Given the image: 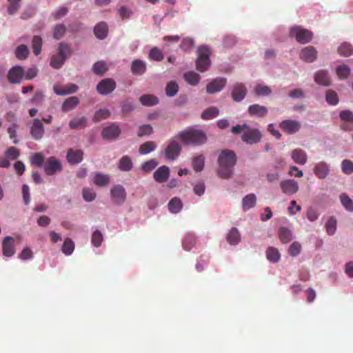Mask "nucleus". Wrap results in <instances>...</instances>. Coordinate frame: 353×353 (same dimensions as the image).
Wrapping results in <instances>:
<instances>
[{
    "mask_svg": "<svg viewBox=\"0 0 353 353\" xmlns=\"http://www.w3.org/2000/svg\"><path fill=\"white\" fill-rule=\"evenodd\" d=\"M236 157L233 151L227 150H222L218 158V176L225 179L232 177L234 166L236 164Z\"/></svg>",
    "mask_w": 353,
    "mask_h": 353,
    "instance_id": "f257e3e1",
    "label": "nucleus"
},
{
    "mask_svg": "<svg viewBox=\"0 0 353 353\" xmlns=\"http://www.w3.org/2000/svg\"><path fill=\"white\" fill-rule=\"evenodd\" d=\"M177 137L185 145H199L207 141V137L203 131L192 128L180 132Z\"/></svg>",
    "mask_w": 353,
    "mask_h": 353,
    "instance_id": "f03ea898",
    "label": "nucleus"
},
{
    "mask_svg": "<svg viewBox=\"0 0 353 353\" xmlns=\"http://www.w3.org/2000/svg\"><path fill=\"white\" fill-rule=\"evenodd\" d=\"M72 54L70 46L64 42L58 45L57 52L51 57L50 65L54 69L60 68Z\"/></svg>",
    "mask_w": 353,
    "mask_h": 353,
    "instance_id": "7ed1b4c3",
    "label": "nucleus"
},
{
    "mask_svg": "<svg viewBox=\"0 0 353 353\" xmlns=\"http://www.w3.org/2000/svg\"><path fill=\"white\" fill-rule=\"evenodd\" d=\"M210 50L207 46H201L198 49V57L196 61V70L201 72L208 70L210 65Z\"/></svg>",
    "mask_w": 353,
    "mask_h": 353,
    "instance_id": "20e7f679",
    "label": "nucleus"
},
{
    "mask_svg": "<svg viewBox=\"0 0 353 353\" xmlns=\"http://www.w3.org/2000/svg\"><path fill=\"white\" fill-rule=\"evenodd\" d=\"M290 34L292 37H294L297 42L301 44L309 43L313 37V33L311 31L300 26H293L290 29Z\"/></svg>",
    "mask_w": 353,
    "mask_h": 353,
    "instance_id": "39448f33",
    "label": "nucleus"
},
{
    "mask_svg": "<svg viewBox=\"0 0 353 353\" xmlns=\"http://www.w3.org/2000/svg\"><path fill=\"white\" fill-rule=\"evenodd\" d=\"M181 151L180 143L174 139H170L165 149V157L169 161H174L179 156Z\"/></svg>",
    "mask_w": 353,
    "mask_h": 353,
    "instance_id": "423d86ee",
    "label": "nucleus"
},
{
    "mask_svg": "<svg viewBox=\"0 0 353 353\" xmlns=\"http://www.w3.org/2000/svg\"><path fill=\"white\" fill-rule=\"evenodd\" d=\"M110 196L114 203L123 204L126 199V192L121 185H113L110 190Z\"/></svg>",
    "mask_w": 353,
    "mask_h": 353,
    "instance_id": "0eeeda50",
    "label": "nucleus"
},
{
    "mask_svg": "<svg viewBox=\"0 0 353 353\" xmlns=\"http://www.w3.org/2000/svg\"><path fill=\"white\" fill-rule=\"evenodd\" d=\"M247 130L242 134V140L250 145L259 143L262 137L261 132L258 129H251L248 127Z\"/></svg>",
    "mask_w": 353,
    "mask_h": 353,
    "instance_id": "6e6552de",
    "label": "nucleus"
},
{
    "mask_svg": "<svg viewBox=\"0 0 353 353\" xmlns=\"http://www.w3.org/2000/svg\"><path fill=\"white\" fill-rule=\"evenodd\" d=\"M25 74V71L21 66L15 65L11 68L8 72V80L12 84L19 83Z\"/></svg>",
    "mask_w": 353,
    "mask_h": 353,
    "instance_id": "1a4fd4ad",
    "label": "nucleus"
},
{
    "mask_svg": "<svg viewBox=\"0 0 353 353\" xmlns=\"http://www.w3.org/2000/svg\"><path fill=\"white\" fill-rule=\"evenodd\" d=\"M116 88V82L112 79H104L97 85V92L102 95L111 93Z\"/></svg>",
    "mask_w": 353,
    "mask_h": 353,
    "instance_id": "9d476101",
    "label": "nucleus"
},
{
    "mask_svg": "<svg viewBox=\"0 0 353 353\" xmlns=\"http://www.w3.org/2000/svg\"><path fill=\"white\" fill-rule=\"evenodd\" d=\"M317 50L314 46H309L301 49L299 58L307 63H312L317 59Z\"/></svg>",
    "mask_w": 353,
    "mask_h": 353,
    "instance_id": "9b49d317",
    "label": "nucleus"
},
{
    "mask_svg": "<svg viewBox=\"0 0 353 353\" xmlns=\"http://www.w3.org/2000/svg\"><path fill=\"white\" fill-rule=\"evenodd\" d=\"M279 127L285 133L292 134L300 130L301 123L296 120L286 119L280 123Z\"/></svg>",
    "mask_w": 353,
    "mask_h": 353,
    "instance_id": "f8f14e48",
    "label": "nucleus"
},
{
    "mask_svg": "<svg viewBox=\"0 0 353 353\" xmlns=\"http://www.w3.org/2000/svg\"><path fill=\"white\" fill-rule=\"evenodd\" d=\"M282 192L288 195H292L296 193L299 190L298 183L293 179L283 180L280 183Z\"/></svg>",
    "mask_w": 353,
    "mask_h": 353,
    "instance_id": "ddd939ff",
    "label": "nucleus"
},
{
    "mask_svg": "<svg viewBox=\"0 0 353 353\" xmlns=\"http://www.w3.org/2000/svg\"><path fill=\"white\" fill-rule=\"evenodd\" d=\"M62 169L61 163L54 157H50L46 161V174L52 175Z\"/></svg>",
    "mask_w": 353,
    "mask_h": 353,
    "instance_id": "4468645a",
    "label": "nucleus"
},
{
    "mask_svg": "<svg viewBox=\"0 0 353 353\" xmlns=\"http://www.w3.org/2000/svg\"><path fill=\"white\" fill-rule=\"evenodd\" d=\"M247 94V90L245 86L241 83H236L234 85L231 96L234 101L240 102L245 97Z\"/></svg>",
    "mask_w": 353,
    "mask_h": 353,
    "instance_id": "2eb2a0df",
    "label": "nucleus"
},
{
    "mask_svg": "<svg viewBox=\"0 0 353 353\" xmlns=\"http://www.w3.org/2000/svg\"><path fill=\"white\" fill-rule=\"evenodd\" d=\"M248 112L251 117L263 118L268 114V110L267 107L256 103L248 107Z\"/></svg>",
    "mask_w": 353,
    "mask_h": 353,
    "instance_id": "dca6fc26",
    "label": "nucleus"
},
{
    "mask_svg": "<svg viewBox=\"0 0 353 353\" xmlns=\"http://www.w3.org/2000/svg\"><path fill=\"white\" fill-rule=\"evenodd\" d=\"M30 134L34 139H41L43 134V122L39 119H34L30 128Z\"/></svg>",
    "mask_w": 353,
    "mask_h": 353,
    "instance_id": "f3484780",
    "label": "nucleus"
},
{
    "mask_svg": "<svg viewBox=\"0 0 353 353\" xmlns=\"http://www.w3.org/2000/svg\"><path fill=\"white\" fill-rule=\"evenodd\" d=\"M121 133L120 128L116 124H112L103 128L101 135L105 139H113L119 137Z\"/></svg>",
    "mask_w": 353,
    "mask_h": 353,
    "instance_id": "a211bd4d",
    "label": "nucleus"
},
{
    "mask_svg": "<svg viewBox=\"0 0 353 353\" xmlns=\"http://www.w3.org/2000/svg\"><path fill=\"white\" fill-rule=\"evenodd\" d=\"M226 80L224 78H219L214 79L209 83L206 88L207 92L213 94L221 91L225 85Z\"/></svg>",
    "mask_w": 353,
    "mask_h": 353,
    "instance_id": "6ab92c4d",
    "label": "nucleus"
},
{
    "mask_svg": "<svg viewBox=\"0 0 353 353\" xmlns=\"http://www.w3.org/2000/svg\"><path fill=\"white\" fill-rule=\"evenodd\" d=\"M54 92L58 95H66L75 93L78 90V86L75 84H67L65 85H54Z\"/></svg>",
    "mask_w": 353,
    "mask_h": 353,
    "instance_id": "aec40b11",
    "label": "nucleus"
},
{
    "mask_svg": "<svg viewBox=\"0 0 353 353\" xmlns=\"http://www.w3.org/2000/svg\"><path fill=\"white\" fill-rule=\"evenodd\" d=\"M170 169L166 165L159 167L153 174L154 180L158 183H163L169 177Z\"/></svg>",
    "mask_w": 353,
    "mask_h": 353,
    "instance_id": "412c9836",
    "label": "nucleus"
},
{
    "mask_svg": "<svg viewBox=\"0 0 353 353\" xmlns=\"http://www.w3.org/2000/svg\"><path fill=\"white\" fill-rule=\"evenodd\" d=\"M83 152L81 150L70 149L67 153V160L71 164H77L82 161Z\"/></svg>",
    "mask_w": 353,
    "mask_h": 353,
    "instance_id": "4be33fe9",
    "label": "nucleus"
},
{
    "mask_svg": "<svg viewBox=\"0 0 353 353\" xmlns=\"http://www.w3.org/2000/svg\"><path fill=\"white\" fill-rule=\"evenodd\" d=\"M3 254L10 257L14 253V239L11 236H6L2 243Z\"/></svg>",
    "mask_w": 353,
    "mask_h": 353,
    "instance_id": "5701e85b",
    "label": "nucleus"
},
{
    "mask_svg": "<svg viewBox=\"0 0 353 353\" xmlns=\"http://www.w3.org/2000/svg\"><path fill=\"white\" fill-rule=\"evenodd\" d=\"M329 165L324 161L316 164L314 168L315 175L319 179H325L329 173Z\"/></svg>",
    "mask_w": 353,
    "mask_h": 353,
    "instance_id": "b1692460",
    "label": "nucleus"
},
{
    "mask_svg": "<svg viewBox=\"0 0 353 353\" xmlns=\"http://www.w3.org/2000/svg\"><path fill=\"white\" fill-rule=\"evenodd\" d=\"M291 156L293 161L297 164L304 165L307 162V154L301 149L297 148L292 150Z\"/></svg>",
    "mask_w": 353,
    "mask_h": 353,
    "instance_id": "393cba45",
    "label": "nucleus"
},
{
    "mask_svg": "<svg viewBox=\"0 0 353 353\" xmlns=\"http://www.w3.org/2000/svg\"><path fill=\"white\" fill-rule=\"evenodd\" d=\"M146 71V63L141 59H135L131 65V72L135 75H141Z\"/></svg>",
    "mask_w": 353,
    "mask_h": 353,
    "instance_id": "a878e982",
    "label": "nucleus"
},
{
    "mask_svg": "<svg viewBox=\"0 0 353 353\" xmlns=\"http://www.w3.org/2000/svg\"><path fill=\"white\" fill-rule=\"evenodd\" d=\"M228 243L232 245H237L241 241V234L236 228H232L226 236Z\"/></svg>",
    "mask_w": 353,
    "mask_h": 353,
    "instance_id": "bb28decb",
    "label": "nucleus"
},
{
    "mask_svg": "<svg viewBox=\"0 0 353 353\" xmlns=\"http://www.w3.org/2000/svg\"><path fill=\"white\" fill-rule=\"evenodd\" d=\"M314 81L319 85L327 86L330 83V77L325 70H319L314 74Z\"/></svg>",
    "mask_w": 353,
    "mask_h": 353,
    "instance_id": "cd10ccee",
    "label": "nucleus"
},
{
    "mask_svg": "<svg viewBox=\"0 0 353 353\" xmlns=\"http://www.w3.org/2000/svg\"><path fill=\"white\" fill-rule=\"evenodd\" d=\"M108 28L105 22L97 23L94 28L95 36L99 39H105L108 35Z\"/></svg>",
    "mask_w": 353,
    "mask_h": 353,
    "instance_id": "c85d7f7f",
    "label": "nucleus"
},
{
    "mask_svg": "<svg viewBox=\"0 0 353 353\" xmlns=\"http://www.w3.org/2000/svg\"><path fill=\"white\" fill-rule=\"evenodd\" d=\"M256 197L254 194H249L246 195L242 200V208L243 211H247L256 205Z\"/></svg>",
    "mask_w": 353,
    "mask_h": 353,
    "instance_id": "c756f323",
    "label": "nucleus"
},
{
    "mask_svg": "<svg viewBox=\"0 0 353 353\" xmlns=\"http://www.w3.org/2000/svg\"><path fill=\"white\" fill-rule=\"evenodd\" d=\"M29 54V48L26 45L24 44H21L18 46L14 50L15 57L19 60L21 61L26 60L28 57Z\"/></svg>",
    "mask_w": 353,
    "mask_h": 353,
    "instance_id": "7c9ffc66",
    "label": "nucleus"
},
{
    "mask_svg": "<svg viewBox=\"0 0 353 353\" xmlns=\"http://www.w3.org/2000/svg\"><path fill=\"white\" fill-rule=\"evenodd\" d=\"M168 207L170 212L176 214L181 210L183 203L179 198L174 197L169 201Z\"/></svg>",
    "mask_w": 353,
    "mask_h": 353,
    "instance_id": "2f4dec72",
    "label": "nucleus"
},
{
    "mask_svg": "<svg viewBox=\"0 0 353 353\" xmlns=\"http://www.w3.org/2000/svg\"><path fill=\"white\" fill-rule=\"evenodd\" d=\"M110 179L108 174H103L101 173H95L93 182L94 183L99 187L105 186L110 183Z\"/></svg>",
    "mask_w": 353,
    "mask_h": 353,
    "instance_id": "473e14b6",
    "label": "nucleus"
},
{
    "mask_svg": "<svg viewBox=\"0 0 353 353\" xmlns=\"http://www.w3.org/2000/svg\"><path fill=\"white\" fill-rule=\"evenodd\" d=\"M139 101L145 106H154L159 103L158 98L153 94H143L139 98Z\"/></svg>",
    "mask_w": 353,
    "mask_h": 353,
    "instance_id": "72a5a7b5",
    "label": "nucleus"
},
{
    "mask_svg": "<svg viewBox=\"0 0 353 353\" xmlns=\"http://www.w3.org/2000/svg\"><path fill=\"white\" fill-rule=\"evenodd\" d=\"M79 103V100L77 97H70L65 100L62 104V110L64 112L70 111L74 109Z\"/></svg>",
    "mask_w": 353,
    "mask_h": 353,
    "instance_id": "f704fd0d",
    "label": "nucleus"
},
{
    "mask_svg": "<svg viewBox=\"0 0 353 353\" xmlns=\"http://www.w3.org/2000/svg\"><path fill=\"white\" fill-rule=\"evenodd\" d=\"M87 119L85 117H76L72 119L69 123V127L71 129H82L85 128Z\"/></svg>",
    "mask_w": 353,
    "mask_h": 353,
    "instance_id": "c9c22d12",
    "label": "nucleus"
},
{
    "mask_svg": "<svg viewBox=\"0 0 353 353\" xmlns=\"http://www.w3.org/2000/svg\"><path fill=\"white\" fill-rule=\"evenodd\" d=\"M279 237L283 243H288L292 239V232L287 228L281 227L279 230Z\"/></svg>",
    "mask_w": 353,
    "mask_h": 353,
    "instance_id": "e433bc0d",
    "label": "nucleus"
},
{
    "mask_svg": "<svg viewBox=\"0 0 353 353\" xmlns=\"http://www.w3.org/2000/svg\"><path fill=\"white\" fill-rule=\"evenodd\" d=\"M118 168L120 170L128 172L132 168V162L130 157L123 156L119 161Z\"/></svg>",
    "mask_w": 353,
    "mask_h": 353,
    "instance_id": "4c0bfd02",
    "label": "nucleus"
},
{
    "mask_svg": "<svg viewBox=\"0 0 353 353\" xmlns=\"http://www.w3.org/2000/svg\"><path fill=\"white\" fill-rule=\"evenodd\" d=\"M185 80L192 85H196L200 81V75L193 71H190L184 74Z\"/></svg>",
    "mask_w": 353,
    "mask_h": 353,
    "instance_id": "58836bf2",
    "label": "nucleus"
},
{
    "mask_svg": "<svg viewBox=\"0 0 353 353\" xmlns=\"http://www.w3.org/2000/svg\"><path fill=\"white\" fill-rule=\"evenodd\" d=\"M157 144L154 141H146L139 147V152L141 154H147L155 150Z\"/></svg>",
    "mask_w": 353,
    "mask_h": 353,
    "instance_id": "ea45409f",
    "label": "nucleus"
},
{
    "mask_svg": "<svg viewBox=\"0 0 353 353\" xmlns=\"http://www.w3.org/2000/svg\"><path fill=\"white\" fill-rule=\"evenodd\" d=\"M43 39L40 36H34L32 41V48L34 55H39L41 52Z\"/></svg>",
    "mask_w": 353,
    "mask_h": 353,
    "instance_id": "a19ab883",
    "label": "nucleus"
},
{
    "mask_svg": "<svg viewBox=\"0 0 353 353\" xmlns=\"http://www.w3.org/2000/svg\"><path fill=\"white\" fill-rule=\"evenodd\" d=\"M196 243V237L194 235L188 234L183 241V248L184 250H190Z\"/></svg>",
    "mask_w": 353,
    "mask_h": 353,
    "instance_id": "79ce46f5",
    "label": "nucleus"
},
{
    "mask_svg": "<svg viewBox=\"0 0 353 353\" xmlns=\"http://www.w3.org/2000/svg\"><path fill=\"white\" fill-rule=\"evenodd\" d=\"M219 112L218 108L210 107L203 112L201 118L204 120L212 119L218 116Z\"/></svg>",
    "mask_w": 353,
    "mask_h": 353,
    "instance_id": "37998d69",
    "label": "nucleus"
},
{
    "mask_svg": "<svg viewBox=\"0 0 353 353\" xmlns=\"http://www.w3.org/2000/svg\"><path fill=\"white\" fill-rule=\"evenodd\" d=\"M266 255L268 259L272 263H276L280 258V254L278 250L272 247L267 250Z\"/></svg>",
    "mask_w": 353,
    "mask_h": 353,
    "instance_id": "c03bdc74",
    "label": "nucleus"
},
{
    "mask_svg": "<svg viewBox=\"0 0 353 353\" xmlns=\"http://www.w3.org/2000/svg\"><path fill=\"white\" fill-rule=\"evenodd\" d=\"M179 91L178 84L173 81H170L165 88V93L168 97L175 96Z\"/></svg>",
    "mask_w": 353,
    "mask_h": 353,
    "instance_id": "a18cd8bd",
    "label": "nucleus"
},
{
    "mask_svg": "<svg viewBox=\"0 0 353 353\" xmlns=\"http://www.w3.org/2000/svg\"><path fill=\"white\" fill-rule=\"evenodd\" d=\"M204 161L205 159L203 155H199L193 159L192 167L196 172H200L203 169Z\"/></svg>",
    "mask_w": 353,
    "mask_h": 353,
    "instance_id": "49530a36",
    "label": "nucleus"
},
{
    "mask_svg": "<svg viewBox=\"0 0 353 353\" xmlns=\"http://www.w3.org/2000/svg\"><path fill=\"white\" fill-rule=\"evenodd\" d=\"M339 53L344 57H349L353 54V48L349 43H344L338 48Z\"/></svg>",
    "mask_w": 353,
    "mask_h": 353,
    "instance_id": "de8ad7c7",
    "label": "nucleus"
},
{
    "mask_svg": "<svg viewBox=\"0 0 353 353\" xmlns=\"http://www.w3.org/2000/svg\"><path fill=\"white\" fill-rule=\"evenodd\" d=\"M82 195L83 199L87 202H91L96 198V192L93 189L89 188H84L82 190Z\"/></svg>",
    "mask_w": 353,
    "mask_h": 353,
    "instance_id": "09e8293b",
    "label": "nucleus"
},
{
    "mask_svg": "<svg viewBox=\"0 0 353 353\" xmlns=\"http://www.w3.org/2000/svg\"><path fill=\"white\" fill-rule=\"evenodd\" d=\"M103 241V236L102 233L99 230H96L95 231H94L91 238L92 245L94 247L98 248L101 246Z\"/></svg>",
    "mask_w": 353,
    "mask_h": 353,
    "instance_id": "8fccbe9b",
    "label": "nucleus"
},
{
    "mask_svg": "<svg viewBox=\"0 0 353 353\" xmlns=\"http://www.w3.org/2000/svg\"><path fill=\"white\" fill-rule=\"evenodd\" d=\"M74 249V243L70 239H66L62 246V252L66 254H71Z\"/></svg>",
    "mask_w": 353,
    "mask_h": 353,
    "instance_id": "3c124183",
    "label": "nucleus"
},
{
    "mask_svg": "<svg viewBox=\"0 0 353 353\" xmlns=\"http://www.w3.org/2000/svg\"><path fill=\"white\" fill-rule=\"evenodd\" d=\"M149 58L156 61H160L163 59L164 56L159 48L154 47L150 50Z\"/></svg>",
    "mask_w": 353,
    "mask_h": 353,
    "instance_id": "603ef678",
    "label": "nucleus"
},
{
    "mask_svg": "<svg viewBox=\"0 0 353 353\" xmlns=\"http://www.w3.org/2000/svg\"><path fill=\"white\" fill-rule=\"evenodd\" d=\"M325 100L332 105H335L339 103L337 94L332 90H329L326 92Z\"/></svg>",
    "mask_w": 353,
    "mask_h": 353,
    "instance_id": "864d4df0",
    "label": "nucleus"
},
{
    "mask_svg": "<svg viewBox=\"0 0 353 353\" xmlns=\"http://www.w3.org/2000/svg\"><path fill=\"white\" fill-rule=\"evenodd\" d=\"M256 96H268L271 94V89L266 85H257L254 90Z\"/></svg>",
    "mask_w": 353,
    "mask_h": 353,
    "instance_id": "5fc2aeb1",
    "label": "nucleus"
},
{
    "mask_svg": "<svg viewBox=\"0 0 353 353\" xmlns=\"http://www.w3.org/2000/svg\"><path fill=\"white\" fill-rule=\"evenodd\" d=\"M341 203L344 208L348 211H353V201L345 194L340 195Z\"/></svg>",
    "mask_w": 353,
    "mask_h": 353,
    "instance_id": "6e6d98bb",
    "label": "nucleus"
},
{
    "mask_svg": "<svg viewBox=\"0 0 353 353\" xmlns=\"http://www.w3.org/2000/svg\"><path fill=\"white\" fill-rule=\"evenodd\" d=\"M66 32V27L63 24H57L54 28L53 37L56 39L62 38Z\"/></svg>",
    "mask_w": 353,
    "mask_h": 353,
    "instance_id": "4d7b16f0",
    "label": "nucleus"
},
{
    "mask_svg": "<svg viewBox=\"0 0 353 353\" xmlns=\"http://www.w3.org/2000/svg\"><path fill=\"white\" fill-rule=\"evenodd\" d=\"M110 115V112L107 109H101L98 111H97L94 114L93 120L95 122L100 121L103 119H105L108 118Z\"/></svg>",
    "mask_w": 353,
    "mask_h": 353,
    "instance_id": "13d9d810",
    "label": "nucleus"
},
{
    "mask_svg": "<svg viewBox=\"0 0 353 353\" xmlns=\"http://www.w3.org/2000/svg\"><path fill=\"white\" fill-rule=\"evenodd\" d=\"M92 70L97 74H103L107 71L108 68L105 62L98 61L94 64Z\"/></svg>",
    "mask_w": 353,
    "mask_h": 353,
    "instance_id": "bf43d9fd",
    "label": "nucleus"
},
{
    "mask_svg": "<svg viewBox=\"0 0 353 353\" xmlns=\"http://www.w3.org/2000/svg\"><path fill=\"white\" fill-rule=\"evenodd\" d=\"M339 117L344 122L353 123V112L349 110H342L339 113Z\"/></svg>",
    "mask_w": 353,
    "mask_h": 353,
    "instance_id": "052dcab7",
    "label": "nucleus"
},
{
    "mask_svg": "<svg viewBox=\"0 0 353 353\" xmlns=\"http://www.w3.org/2000/svg\"><path fill=\"white\" fill-rule=\"evenodd\" d=\"M341 170L344 174H352L353 172V162L348 159L343 160L341 163Z\"/></svg>",
    "mask_w": 353,
    "mask_h": 353,
    "instance_id": "680f3d73",
    "label": "nucleus"
},
{
    "mask_svg": "<svg viewBox=\"0 0 353 353\" xmlns=\"http://www.w3.org/2000/svg\"><path fill=\"white\" fill-rule=\"evenodd\" d=\"M10 5L8 8V12L10 14L16 13L21 7V0H8Z\"/></svg>",
    "mask_w": 353,
    "mask_h": 353,
    "instance_id": "e2e57ef3",
    "label": "nucleus"
},
{
    "mask_svg": "<svg viewBox=\"0 0 353 353\" xmlns=\"http://www.w3.org/2000/svg\"><path fill=\"white\" fill-rule=\"evenodd\" d=\"M158 165L157 161L152 159L148 161L144 162L142 165V170L145 172H150L152 170H154Z\"/></svg>",
    "mask_w": 353,
    "mask_h": 353,
    "instance_id": "0e129e2a",
    "label": "nucleus"
},
{
    "mask_svg": "<svg viewBox=\"0 0 353 353\" xmlns=\"http://www.w3.org/2000/svg\"><path fill=\"white\" fill-rule=\"evenodd\" d=\"M153 132L152 127L149 124L143 125L139 127L137 132L139 137H142L145 135H150Z\"/></svg>",
    "mask_w": 353,
    "mask_h": 353,
    "instance_id": "69168bd1",
    "label": "nucleus"
},
{
    "mask_svg": "<svg viewBox=\"0 0 353 353\" xmlns=\"http://www.w3.org/2000/svg\"><path fill=\"white\" fill-rule=\"evenodd\" d=\"M350 73V69L347 65H341L336 68V74L340 79H346Z\"/></svg>",
    "mask_w": 353,
    "mask_h": 353,
    "instance_id": "338daca9",
    "label": "nucleus"
},
{
    "mask_svg": "<svg viewBox=\"0 0 353 353\" xmlns=\"http://www.w3.org/2000/svg\"><path fill=\"white\" fill-rule=\"evenodd\" d=\"M327 232L330 235H332L336 229V221L334 218L330 217L325 225Z\"/></svg>",
    "mask_w": 353,
    "mask_h": 353,
    "instance_id": "774afa93",
    "label": "nucleus"
}]
</instances>
